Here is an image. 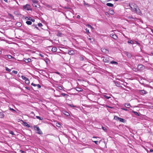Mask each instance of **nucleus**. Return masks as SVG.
I'll return each mask as SVG.
<instances>
[{"mask_svg": "<svg viewBox=\"0 0 153 153\" xmlns=\"http://www.w3.org/2000/svg\"><path fill=\"white\" fill-rule=\"evenodd\" d=\"M129 6L132 11L135 12L140 14L141 13L140 9L137 5L134 3H131L129 4Z\"/></svg>", "mask_w": 153, "mask_h": 153, "instance_id": "1", "label": "nucleus"}, {"mask_svg": "<svg viewBox=\"0 0 153 153\" xmlns=\"http://www.w3.org/2000/svg\"><path fill=\"white\" fill-rule=\"evenodd\" d=\"M33 128L36 131V132L40 134H42V132L39 128V127L38 126H33Z\"/></svg>", "mask_w": 153, "mask_h": 153, "instance_id": "2", "label": "nucleus"}, {"mask_svg": "<svg viewBox=\"0 0 153 153\" xmlns=\"http://www.w3.org/2000/svg\"><path fill=\"white\" fill-rule=\"evenodd\" d=\"M30 6L29 4H27L23 6L24 9L27 10H31L30 8Z\"/></svg>", "mask_w": 153, "mask_h": 153, "instance_id": "3", "label": "nucleus"}, {"mask_svg": "<svg viewBox=\"0 0 153 153\" xmlns=\"http://www.w3.org/2000/svg\"><path fill=\"white\" fill-rule=\"evenodd\" d=\"M139 94H140L141 95H143L144 94H147V92L144 90H139Z\"/></svg>", "mask_w": 153, "mask_h": 153, "instance_id": "4", "label": "nucleus"}, {"mask_svg": "<svg viewBox=\"0 0 153 153\" xmlns=\"http://www.w3.org/2000/svg\"><path fill=\"white\" fill-rule=\"evenodd\" d=\"M110 36L115 39H116L117 38V36L113 33L111 34H110Z\"/></svg>", "mask_w": 153, "mask_h": 153, "instance_id": "5", "label": "nucleus"}, {"mask_svg": "<svg viewBox=\"0 0 153 153\" xmlns=\"http://www.w3.org/2000/svg\"><path fill=\"white\" fill-rule=\"evenodd\" d=\"M101 51L105 53H109V51L107 49L105 48L102 49Z\"/></svg>", "mask_w": 153, "mask_h": 153, "instance_id": "6", "label": "nucleus"}, {"mask_svg": "<svg viewBox=\"0 0 153 153\" xmlns=\"http://www.w3.org/2000/svg\"><path fill=\"white\" fill-rule=\"evenodd\" d=\"M103 60L104 62L108 63L109 62V59L108 58L104 57L103 58Z\"/></svg>", "mask_w": 153, "mask_h": 153, "instance_id": "7", "label": "nucleus"}, {"mask_svg": "<svg viewBox=\"0 0 153 153\" xmlns=\"http://www.w3.org/2000/svg\"><path fill=\"white\" fill-rule=\"evenodd\" d=\"M25 61L26 63H28L31 61V59L28 58H24L23 59Z\"/></svg>", "mask_w": 153, "mask_h": 153, "instance_id": "8", "label": "nucleus"}, {"mask_svg": "<svg viewBox=\"0 0 153 153\" xmlns=\"http://www.w3.org/2000/svg\"><path fill=\"white\" fill-rule=\"evenodd\" d=\"M137 68L139 69L143 70V65L140 64L139 65L137 66Z\"/></svg>", "mask_w": 153, "mask_h": 153, "instance_id": "9", "label": "nucleus"}, {"mask_svg": "<svg viewBox=\"0 0 153 153\" xmlns=\"http://www.w3.org/2000/svg\"><path fill=\"white\" fill-rule=\"evenodd\" d=\"M126 55H127V57L129 58H131L132 56L131 54L128 52H126Z\"/></svg>", "mask_w": 153, "mask_h": 153, "instance_id": "10", "label": "nucleus"}, {"mask_svg": "<svg viewBox=\"0 0 153 153\" xmlns=\"http://www.w3.org/2000/svg\"><path fill=\"white\" fill-rule=\"evenodd\" d=\"M68 53L69 55H73L74 54V52L73 50H70L68 51Z\"/></svg>", "mask_w": 153, "mask_h": 153, "instance_id": "11", "label": "nucleus"}, {"mask_svg": "<svg viewBox=\"0 0 153 153\" xmlns=\"http://www.w3.org/2000/svg\"><path fill=\"white\" fill-rule=\"evenodd\" d=\"M124 105L127 108H129L131 106L130 104L128 103H126L124 104Z\"/></svg>", "mask_w": 153, "mask_h": 153, "instance_id": "12", "label": "nucleus"}, {"mask_svg": "<svg viewBox=\"0 0 153 153\" xmlns=\"http://www.w3.org/2000/svg\"><path fill=\"white\" fill-rule=\"evenodd\" d=\"M113 82L117 86L120 87V85L119 82L115 81H114Z\"/></svg>", "mask_w": 153, "mask_h": 153, "instance_id": "13", "label": "nucleus"}, {"mask_svg": "<svg viewBox=\"0 0 153 153\" xmlns=\"http://www.w3.org/2000/svg\"><path fill=\"white\" fill-rule=\"evenodd\" d=\"M5 57H7L9 59H11V58H14V57L10 55H6Z\"/></svg>", "mask_w": 153, "mask_h": 153, "instance_id": "14", "label": "nucleus"}, {"mask_svg": "<svg viewBox=\"0 0 153 153\" xmlns=\"http://www.w3.org/2000/svg\"><path fill=\"white\" fill-rule=\"evenodd\" d=\"M106 5L107 6L110 7H112L114 6V5L112 4L109 3H107L106 4Z\"/></svg>", "mask_w": 153, "mask_h": 153, "instance_id": "15", "label": "nucleus"}, {"mask_svg": "<svg viewBox=\"0 0 153 153\" xmlns=\"http://www.w3.org/2000/svg\"><path fill=\"white\" fill-rule=\"evenodd\" d=\"M84 56H80L79 57V60L80 61H83L84 59Z\"/></svg>", "mask_w": 153, "mask_h": 153, "instance_id": "16", "label": "nucleus"}, {"mask_svg": "<svg viewBox=\"0 0 153 153\" xmlns=\"http://www.w3.org/2000/svg\"><path fill=\"white\" fill-rule=\"evenodd\" d=\"M57 48H56L54 47H53L51 50V51L53 52H55L57 51Z\"/></svg>", "mask_w": 153, "mask_h": 153, "instance_id": "17", "label": "nucleus"}, {"mask_svg": "<svg viewBox=\"0 0 153 153\" xmlns=\"http://www.w3.org/2000/svg\"><path fill=\"white\" fill-rule=\"evenodd\" d=\"M63 34L60 32H58L57 34V36H58L62 37V36Z\"/></svg>", "mask_w": 153, "mask_h": 153, "instance_id": "18", "label": "nucleus"}, {"mask_svg": "<svg viewBox=\"0 0 153 153\" xmlns=\"http://www.w3.org/2000/svg\"><path fill=\"white\" fill-rule=\"evenodd\" d=\"M4 115L3 113L0 112V118H4Z\"/></svg>", "mask_w": 153, "mask_h": 153, "instance_id": "19", "label": "nucleus"}, {"mask_svg": "<svg viewBox=\"0 0 153 153\" xmlns=\"http://www.w3.org/2000/svg\"><path fill=\"white\" fill-rule=\"evenodd\" d=\"M110 63L111 64H114L116 65H118V63L117 62L114 61H111Z\"/></svg>", "mask_w": 153, "mask_h": 153, "instance_id": "20", "label": "nucleus"}, {"mask_svg": "<svg viewBox=\"0 0 153 153\" xmlns=\"http://www.w3.org/2000/svg\"><path fill=\"white\" fill-rule=\"evenodd\" d=\"M120 118V117H118V116H115L114 117V119L116 120L119 121Z\"/></svg>", "mask_w": 153, "mask_h": 153, "instance_id": "21", "label": "nucleus"}, {"mask_svg": "<svg viewBox=\"0 0 153 153\" xmlns=\"http://www.w3.org/2000/svg\"><path fill=\"white\" fill-rule=\"evenodd\" d=\"M109 13L111 15H113L114 13V12L113 10H111L109 11Z\"/></svg>", "mask_w": 153, "mask_h": 153, "instance_id": "22", "label": "nucleus"}, {"mask_svg": "<svg viewBox=\"0 0 153 153\" xmlns=\"http://www.w3.org/2000/svg\"><path fill=\"white\" fill-rule=\"evenodd\" d=\"M76 89L78 91H82V88H76Z\"/></svg>", "mask_w": 153, "mask_h": 153, "instance_id": "23", "label": "nucleus"}, {"mask_svg": "<svg viewBox=\"0 0 153 153\" xmlns=\"http://www.w3.org/2000/svg\"><path fill=\"white\" fill-rule=\"evenodd\" d=\"M24 125L25 126H27L28 127H30L29 125L27 123L25 122L24 123Z\"/></svg>", "mask_w": 153, "mask_h": 153, "instance_id": "24", "label": "nucleus"}, {"mask_svg": "<svg viewBox=\"0 0 153 153\" xmlns=\"http://www.w3.org/2000/svg\"><path fill=\"white\" fill-rule=\"evenodd\" d=\"M32 2L33 3L36 4H38V1L35 0H32Z\"/></svg>", "mask_w": 153, "mask_h": 153, "instance_id": "25", "label": "nucleus"}, {"mask_svg": "<svg viewBox=\"0 0 153 153\" xmlns=\"http://www.w3.org/2000/svg\"><path fill=\"white\" fill-rule=\"evenodd\" d=\"M25 83L27 84H29L30 83V82L28 78H27V79H26L25 81Z\"/></svg>", "mask_w": 153, "mask_h": 153, "instance_id": "26", "label": "nucleus"}, {"mask_svg": "<svg viewBox=\"0 0 153 153\" xmlns=\"http://www.w3.org/2000/svg\"><path fill=\"white\" fill-rule=\"evenodd\" d=\"M119 121L123 123H124L125 122V120L124 119L121 118H120Z\"/></svg>", "mask_w": 153, "mask_h": 153, "instance_id": "27", "label": "nucleus"}, {"mask_svg": "<svg viewBox=\"0 0 153 153\" xmlns=\"http://www.w3.org/2000/svg\"><path fill=\"white\" fill-rule=\"evenodd\" d=\"M26 23L28 25H31L32 24V22L30 21H28L26 22Z\"/></svg>", "mask_w": 153, "mask_h": 153, "instance_id": "28", "label": "nucleus"}, {"mask_svg": "<svg viewBox=\"0 0 153 153\" xmlns=\"http://www.w3.org/2000/svg\"><path fill=\"white\" fill-rule=\"evenodd\" d=\"M61 95H62V96H64V97H66L67 98L68 97V95L67 94H65V93H61Z\"/></svg>", "mask_w": 153, "mask_h": 153, "instance_id": "29", "label": "nucleus"}, {"mask_svg": "<svg viewBox=\"0 0 153 153\" xmlns=\"http://www.w3.org/2000/svg\"><path fill=\"white\" fill-rule=\"evenodd\" d=\"M21 77L22 78V79L23 80H25V81L26 79H27V77H25V76H22Z\"/></svg>", "mask_w": 153, "mask_h": 153, "instance_id": "30", "label": "nucleus"}, {"mask_svg": "<svg viewBox=\"0 0 153 153\" xmlns=\"http://www.w3.org/2000/svg\"><path fill=\"white\" fill-rule=\"evenodd\" d=\"M64 114L67 116H68L70 115V114H69V113H68L67 111H65Z\"/></svg>", "mask_w": 153, "mask_h": 153, "instance_id": "31", "label": "nucleus"}, {"mask_svg": "<svg viewBox=\"0 0 153 153\" xmlns=\"http://www.w3.org/2000/svg\"><path fill=\"white\" fill-rule=\"evenodd\" d=\"M128 43L131 44H133V42L131 40H129L128 41Z\"/></svg>", "mask_w": 153, "mask_h": 153, "instance_id": "32", "label": "nucleus"}, {"mask_svg": "<svg viewBox=\"0 0 153 153\" xmlns=\"http://www.w3.org/2000/svg\"><path fill=\"white\" fill-rule=\"evenodd\" d=\"M9 109H10V110H11V111H13V112H16V111L13 108H10Z\"/></svg>", "mask_w": 153, "mask_h": 153, "instance_id": "33", "label": "nucleus"}, {"mask_svg": "<svg viewBox=\"0 0 153 153\" xmlns=\"http://www.w3.org/2000/svg\"><path fill=\"white\" fill-rule=\"evenodd\" d=\"M36 118L37 119H39L40 120H42L43 119L42 118H41L40 117L38 116H36Z\"/></svg>", "mask_w": 153, "mask_h": 153, "instance_id": "34", "label": "nucleus"}, {"mask_svg": "<svg viewBox=\"0 0 153 153\" xmlns=\"http://www.w3.org/2000/svg\"><path fill=\"white\" fill-rule=\"evenodd\" d=\"M103 96H104V97L105 98H106V99H109L110 98H111V97H108V96H106V95H104Z\"/></svg>", "mask_w": 153, "mask_h": 153, "instance_id": "35", "label": "nucleus"}, {"mask_svg": "<svg viewBox=\"0 0 153 153\" xmlns=\"http://www.w3.org/2000/svg\"><path fill=\"white\" fill-rule=\"evenodd\" d=\"M6 70L8 72H10L11 71V70L10 69L8 68L7 67H5Z\"/></svg>", "mask_w": 153, "mask_h": 153, "instance_id": "36", "label": "nucleus"}, {"mask_svg": "<svg viewBox=\"0 0 153 153\" xmlns=\"http://www.w3.org/2000/svg\"><path fill=\"white\" fill-rule=\"evenodd\" d=\"M102 128L104 131H106L107 129L105 127L102 126Z\"/></svg>", "mask_w": 153, "mask_h": 153, "instance_id": "37", "label": "nucleus"}, {"mask_svg": "<svg viewBox=\"0 0 153 153\" xmlns=\"http://www.w3.org/2000/svg\"><path fill=\"white\" fill-rule=\"evenodd\" d=\"M87 26H88V28H90L91 29H92L93 28V27L92 26H91L90 25H87Z\"/></svg>", "mask_w": 153, "mask_h": 153, "instance_id": "38", "label": "nucleus"}, {"mask_svg": "<svg viewBox=\"0 0 153 153\" xmlns=\"http://www.w3.org/2000/svg\"><path fill=\"white\" fill-rule=\"evenodd\" d=\"M10 133L11 134H12V135H15V134H14V132H13V131H10Z\"/></svg>", "mask_w": 153, "mask_h": 153, "instance_id": "39", "label": "nucleus"}, {"mask_svg": "<svg viewBox=\"0 0 153 153\" xmlns=\"http://www.w3.org/2000/svg\"><path fill=\"white\" fill-rule=\"evenodd\" d=\"M32 26L34 28H36L37 29H38V28L36 25H33Z\"/></svg>", "mask_w": 153, "mask_h": 153, "instance_id": "40", "label": "nucleus"}, {"mask_svg": "<svg viewBox=\"0 0 153 153\" xmlns=\"http://www.w3.org/2000/svg\"><path fill=\"white\" fill-rule=\"evenodd\" d=\"M133 113H134V114L136 115H137V116H139V114L138 112H137L136 111H133Z\"/></svg>", "mask_w": 153, "mask_h": 153, "instance_id": "41", "label": "nucleus"}, {"mask_svg": "<svg viewBox=\"0 0 153 153\" xmlns=\"http://www.w3.org/2000/svg\"><path fill=\"white\" fill-rule=\"evenodd\" d=\"M16 24L18 25L19 26V27H20L22 25V24L19 22L17 23H16Z\"/></svg>", "mask_w": 153, "mask_h": 153, "instance_id": "42", "label": "nucleus"}, {"mask_svg": "<svg viewBox=\"0 0 153 153\" xmlns=\"http://www.w3.org/2000/svg\"><path fill=\"white\" fill-rule=\"evenodd\" d=\"M128 18L129 19H134V18L132 16H129L128 17Z\"/></svg>", "mask_w": 153, "mask_h": 153, "instance_id": "43", "label": "nucleus"}, {"mask_svg": "<svg viewBox=\"0 0 153 153\" xmlns=\"http://www.w3.org/2000/svg\"><path fill=\"white\" fill-rule=\"evenodd\" d=\"M85 30H86V32L87 33H90V32L89 31V30L87 28H86L85 29Z\"/></svg>", "mask_w": 153, "mask_h": 153, "instance_id": "44", "label": "nucleus"}, {"mask_svg": "<svg viewBox=\"0 0 153 153\" xmlns=\"http://www.w3.org/2000/svg\"><path fill=\"white\" fill-rule=\"evenodd\" d=\"M12 73L16 74H17L18 72L16 71H12Z\"/></svg>", "mask_w": 153, "mask_h": 153, "instance_id": "45", "label": "nucleus"}, {"mask_svg": "<svg viewBox=\"0 0 153 153\" xmlns=\"http://www.w3.org/2000/svg\"><path fill=\"white\" fill-rule=\"evenodd\" d=\"M83 2H84V4L85 5H86L88 6H89V4L88 3H86L85 1H84Z\"/></svg>", "mask_w": 153, "mask_h": 153, "instance_id": "46", "label": "nucleus"}, {"mask_svg": "<svg viewBox=\"0 0 153 153\" xmlns=\"http://www.w3.org/2000/svg\"><path fill=\"white\" fill-rule=\"evenodd\" d=\"M68 105L71 107H76L73 104H69Z\"/></svg>", "mask_w": 153, "mask_h": 153, "instance_id": "47", "label": "nucleus"}, {"mask_svg": "<svg viewBox=\"0 0 153 153\" xmlns=\"http://www.w3.org/2000/svg\"><path fill=\"white\" fill-rule=\"evenodd\" d=\"M93 142L97 145H98L99 143L97 141H93Z\"/></svg>", "mask_w": 153, "mask_h": 153, "instance_id": "48", "label": "nucleus"}, {"mask_svg": "<svg viewBox=\"0 0 153 153\" xmlns=\"http://www.w3.org/2000/svg\"><path fill=\"white\" fill-rule=\"evenodd\" d=\"M38 25L39 26V27H41L42 26V23H38Z\"/></svg>", "mask_w": 153, "mask_h": 153, "instance_id": "49", "label": "nucleus"}, {"mask_svg": "<svg viewBox=\"0 0 153 153\" xmlns=\"http://www.w3.org/2000/svg\"><path fill=\"white\" fill-rule=\"evenodd\" d=\"M36 86L38 87V88H40L41 87V85L39 84H36Z\"/></svg>", "mask_w": 153, "mask_h": 153, "instance_id": "50", "label": "nucleus"}, {"mask_svg": "<svg viewBox=\"0 0 153 153\" xmlns=\"http://www.w3.org/2000/svg\"><path fill=\"white\" fill-rule=\"evenodd\" d=\"M37 4H36L33 3V7H37L36 5H37Z\"/></svg>", "mask_w": 153, "mask_h": 153, "instance_id": "51", "label": "nucleus"}, {"mask_svg": "<svg viewBox=\"0 0 153 153\" xmlns=\"http://www.w3.org/2000/svg\"><path fill=\"white\" fill-rule=\"evenodd\" d=\"M31 85H33L34 86H36V84H35L33 83H32L31 84Z\"/></svg>", "mask_w": 153, "mask_h": 153, "instance_id": "52", "label": "nucleus"}, {"mask_svg": "<svg viewBox=\"0 0 153 153\" xmlns=\"http://www.w3.org/2000/svg\"><path fill=\"white\" fill-rule=\"evenodd\" d=\"M58 88L60 90H62V86H59V87H58Z\"/></svg>", "mask_w": 153, "mask_h": 153, "instance_id": "53", "label": "nucleus"}, {"mask_svg": "<svg viewBox=\"0 0 153 153\" xmlns=\"http://www.w3.org/2000/svg\"><path fill=\"white\" fill-rule=\"evenodd\" d=\"M121 109H122V110H123L125 111H127V109L125 108H122Z\"/></svg>", "mask_w": 153, "mask_h": 153, "instance_id": "54", "label": "nucleus"}, {"mask_svg": "<svg viewBox=\"0 0 153 153\" xmlns=\"http://www.w3.org/2000/svg\"><path fill=\"white\" fill-rule=\"evenodd\" d=\"M56 126H58V127H60V126H61V125L59 124V123H58L57 125H56Z\"/></svg>", "mask_w": 153, "mask_h": 153, "instance_id": "55", "label": "nucleus"}, {"mask_svg": "<svg viewBox=\"0 0 153 153\" xmlns=\"http://www.w3.org/2000/svg\"><path fill=\"white\" fill-rule=\"evenodd\" d=\"M55 73H56V74H58L59 75H60V73L59 72H55Z\"/></svg>", "mask_w": 153, "mask_h": 153, "instance_id": "56", "label": "nucleus"}, {"mask_svg": "<svg viewBox=\"0 0 153 153\" xmlns=\"http://www.w3.org/2000/svg\"><path fill=\"white\" fill-rule=\"evenodd\" d=\"M39 56H41L42 57H43L44 56L43 55L41 54H39Z\"/></svg>", "mask_w": 153, "mask_h": 153, "instance_id": "57", "label": "nucleus"}, {"mask_svg": "<svg viewBox=\"0 0 153 153\" xmlns=\"http://www.w3.org/2000/svg\"><path fill=\"white\" fill-rule=\"evenodd\" d=\"M9 15L12 18L13 17V16L11 14H9Z\"/></svg>", "mask_w": 153, "mask_h": 153, "instance_id": "58", "label": "nucleus"}, {"mask_svg": "<svg viewBox=\"0 0 153 153\" xmlns=\"http://www.w3.org/2000/svg\"><path fill=\"white\" fill-rule=\"evenodd\" d=\"M150 152H153V149H151L150 150Z\"/></svg>", "mask_w": 153, "mask_h": 153, "instance_id": "59", "label": "nucleus"}, {"mask_svg": "<svg viewBox=\"0 0 153 153\" xmlns=\"http://www.w3.org/2000/svg\"><path fill=\"white\" fill-rule=\"evenodd\" d=\"M30 20H31L32 21L34 22L35 21V20L34 19H31Z\"/></svg>", "mask_w": 153, "mask_h": 153, "instance_id": "60", "label": "nucleus"}, {"mask_svg": "<svg viewBox=\"0 0 153 153\" xmlns=\"http://www.w3.org/2000/svg\"><path fill=\"white\" fill-rule=\"evenodd\" d=\"M47 7H51V6H50V5H47Z\"/></svg>", "mask_w": 153, "mask_h": 153, "instance_id": "61", "label": "nucleus"}, {"mask_svg": "<svg viewBox=\"0 0 153 153\" xmlns=\"http://www.w3.org/2000/svg\"><path fill=\"white\" fill-rule=\"evenodd\" d=\"M105 14L106 15H107L108 14V12H105Z\"/></svg>", "mask_w": 153, "mask_h": 153, "instance_id": "62", "label": "nucleus"}, {"mask_svg": "<svg viewBox=\"0 0 153 153\" xmlns=\"http://www.w3.org/2000/svg\"><path fill=\"white\" fill-rule=\"evenodd\" d=\"M77 18H80V16L79 15H78L77 16Z\"/></svg>", "mask_w": 153, "mask_h": 153, "instance_id": "63", "label": "nucleus"}, {"mask_svg": "<svg viewBox=\"0 0 153 153\" xmlns=\"http://www.w3.org/2000/svg\"><path fill=\"white\" fill-rule=\"evenodd\" d=\"M151 32L153 33V30H151Z\"/></svg>", "mask_w": 153, "mask_h": 153, "instance_id": "64", "label": "nucleus"}]
</instances>
